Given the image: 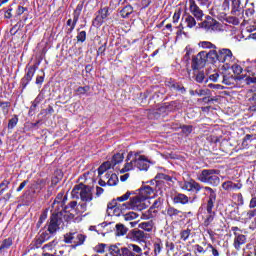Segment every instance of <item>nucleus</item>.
<instances>
[{"mask_svg": "<svg viewBox=\"0 0 256 256\" xmlns=\"http://www.w3.org/2000/svg\"><path fill=\"white\" fill-rule=\"evenodd\" d=\"M206 218L204 219L203 225L204 227H208L215 220V212H207Z\"/></svg>", "mask_w": 256, "mask_h": 256, "instance_id": "c85d7f7f", "label": "nucleus"}, {"mask_svg": "<svg viewBox=\"0 0 256 256\" xmlns=\"http://www.w3.org/2000/svg\"><path fill=\"white\" fill-rule=\"evenodd\" d=\"M61 223H63V220L59 217V215L52 214L48 225L49 233H57V231H59V227H61Z\"/></svg>", "mask_w": 256, "mask_h": 256, "instance_id": "1a4fd4ad", "label": "nucleus"}, {"mask_svg": "<svg viewBox=\"0 0 256 256\" xmlns=\"http://www.w3.org/2000/svg\"><path fill=\"white\" fill-rule=\"evenodd\" d=\"M190 235H191V230L189 229L183 230L180 233V239H182V241H187Z\"/></svg>", "mask_w": 256, "mask_h": 256, "instance_id": "c03bdc74", "label": "nucleus"}, {"mask_svg": "<svg viewBox=\"0 0 256 256\" xmlns=\"http://www.w3.org/2000/svg\"><path fill=\"white\" fill-rule=\"evenodd\" d=\"M231 7V0H224L222 3V8L224 11H229Z\"/></svg>", "mask_w": 256, "mask_h": 256, "instance_id": "052dcab7", "label": "nucleus"}, {"mask_svg": "<svg viewBox=\"0 0 256 256\" xmlns=\"http://www.w3.org/2000/svg\"><path fill=\"white\" fill-rule=\"evenodd\" d=\"M155 213H157V210L150 207L149 210L142 214V219H153V217H155Z\"/></svg>", "mask_w": 256, "mask_h": 256, "instance_id": "e433bc0d", "label": "nucleus"}, {"mask_svg": "<svg viewBox=\"0 0 256 256\" xmlns=\"http://www.w3.org/2000/svg\"><path fill=\"white\" fill-rule=\"evenodd\" d=\"M206 63H207V52L201 51L192 58V64H191L192 70L199 71V69H203V67H205Z\"/></svg>", "mask_w": 256, "mask_h": 256, "instance_id": "39448f33", "label": "nucleus"}, {"mask_svg": "<svg viewBox=\"0 0 256 256\" xmlns=\"http://www.w3.org/2000/svg\"><path fill=\"white\" fill-rule=\"evenodd\" d=\"M245 243H247V236L243 235V234H236V236H234V248L236 249V251H240L241 250V246L245 245Z\"/></svg>", "mask_w": 256, "mask_h": 256, "instance_id": "2eb2a0df", "label": "nucleus"}, {"mask_svg": "<svg viewBox=\"0 0 256 256\" xmlns=\"http://www.w3.org/2000/svg\"><path fill=\"white\" fill-rule=\"evenodd\" d=\"M243 187L241 183H233L232 181H226L222 184L224 191H237Z\"/></svg>", "mask_w": 256, "mask_h": 256, "instance_id": "a211bd4d", "label": "nucleus"}, {"mask_svg": "<svg viewBox=\"0 0 256 256\" xmlns=\"http://www.w3.org/2000/svg\"><path fill=\"white\" fill-rule=\"evenodd\" d=\"M101 19H107L109 17V8L105 7L99 11Z\"/></svg>", "mask_w": 256, "mask_h": 256, "instance_id": "09e8293b", "label": "nucleus"}, {"mask_svg": "<svg viewBox=\"0 0 256 256\" xmlns=\"http://www.w3.org/2000/svg\"><path fill=\"white\" fill-rule=\"evenodd\" d=\"M219 73L215 72L209 76L210 81H213L214 83H217L219 81Z\"/></svg>", "mask_w": 256, "mask_h": 256, "instance_id": "e2e57ef3", "label": "nucleus"}, {"mask_svg": "<svg viewBox=\"0 0 256 256\" xmlns=\"http://www.w3.org/2000/svg\"><path fill=\"white\" fill-rule=\"evenodd\" d=\"M132 157L134 166H136L137 169L140 171H147V169H149V159H147V157L139 153H135Z\"/></svg>", "mask_w": 256, "mask_h": 256, "instance_id": "423d86ee", "label": "nucleus"}, {"mask_svg": "<svg viewBox=\"0 0 256 256\" xmlns=\"http://www.w3.org/2000/svg\"><path fill=\"white\" fill-rule=\"evenodd\" d=\"M67 25L68 27H71V31H73V29H75V25H77V17H74V20L69 19L67 21Z\"/></svg>", "mask_w": 256, "mask_h": 256, "instance_id": "bf43d9fd", "label": "nucleus"}, {"mask_svg": "<svg viewBox=\"0 0 256 256\" xmlns=\"http://www.w3.org/2000/svg\"><path fill=\"white\" fill-rule=\"evenodd\" d=\"M232 71L235 75H241L243 73V68L239 64L232 65Z\"/></svg>", "mask_w": 256, "mask_h": 256, "instance_id": "a18cd8bd", "label": "nucleus"}, {"mask_svg": "<svg viewBox=\"0 0 256 256\" xmlns=\"http://www.w3.org/2000/svg\"><path fill=\"white\" fill-rule=\"evenodd\" d=\"M215 206V200H208L207 206H206V211L207 213H215L213 211V207Z\"/></svg>", "mask_w": 256, "mask_h": 256, "instance_id": "de8ad7c7", "label": "nucleus"}, {"mask_svg": "<svg viewBox=\"0 0 256 256\" xmlns=\"http://www.w3.org/2000/svg\"><path fill=\"white\" fill-rule=\"evenodd\" d=\"M122 207L125 209H134V211H143V209H147L146 200L141 197L139 194L130 198V204H122Z\"/></svg>", "mask_w": 256, "mask_h": 256, "instance_id": "7ed1b4c3", "label": "nucleus"}, {"mask_svg": "<svg viewBox=\"0 0 256 256\" xmlns=\"http://www.w3.org/2000/svg\"><path fill=\"white\" fill-rule=\"evenodd\" d=\"M107 184L110 187H113L119 183V178L117 177V174H106Z\"/></svg>", "mask_w": 256, "mask_h": 256, "instance_id": "b1692460", "label": "nucleus"}, {"mask_svg": "<svg viewBox=\"0 0 256 256\" xmlns=\"http://www.w3.org/2000/svg\"><path fill=\"white\" fill-rule=\"evenodd\" d=\"M127 163L120 170V173H127L128 171H133L135 169V162H133V152H130L126 159Z\"/></svg>", "mask_w": 256, "mask_h": 256, "instance_id": "4468645a", "label": "nucleus"}, {"mask_svg": "<svg viewBox=\"0 0 256 256\" xmlns=\"http://www.w3.org/2000/svg\"><path fill=\"white\" fill-rule=\"evenodd\" d=\"M47 220V212H43L39 218L38 225H41Z\"/></svg>", "mask_w": 256, "mask_h": 256, "instance_id": "69168bd1", "label": "nucleus"}, {"mask_svg": "<svg viewBox=\"0 0 256 256\" xmlns=\"http://www.w3.org/2000/svg\"><path fill=\"white\" fill-rule=\"evenodd\" d=\"M17 123H19V118L17 116H14L8 122V129H14L17 126Z\"/></svg>", "mask_w": 256, "mask_h": 256, "instance_id": "79ce46f5", "label": "nucleus"}, {"mask_svg": "<svg viewBox=\"0 0 256 256\" xmlns=\"http://www.w3.org/2000/svg\"><path fill=\"white\" fill-rule=\"evenodd\" d=\"M192 131H193V126H187V125L182 126V133H184V135H190Z\"/></svg>", "mask_w": 256, "mask_h": 256, "instance_id": "5fc2aeb1", "label": "nucleus"}, {"mask_svg": "<svg viewBox=\"0 0 256 256\" xmlns=\"http://www.w3.org/2000/svg\"><path fill=\"white\" fill-rule=\"evenodd\" d=\"M189 11L198 21L203 20V10L197 6L195 0H189Z\"/></svg>", "mask_w": 256, "mask_h": 256, "instance_id": "9b49d317", "label": "nucleus"}, {"mask_svg": "<svg viewBox=\"0 0 256 256\" xmlns=\"http://www.w3.org/2000/svg\"><path fill=\"white\" fill-rule=\"evenodd\" d=\"M113 167V164L109 161L104 162L99 168H98V174L101 176L104 174L105 171L108 169H111Z\"/></svg>", "mask_w": 256, "mask_h": 256, "instance_id": "2f4dec72", "label": "nucleus"}, {"mask_svg": "<svg viewBox=\"0 0 256 256\" xmlns=\"http://www.w3.org/2000/svg\"><path fill=\"white\" fill-rule=\"evenodd\" d=\"M218 61L220 63H231V61H233V52H231V50L227 48L219 50Z\"/></svg>", "mask_w": 256, "mask_h": 256, "instance_id": "9d476101", "label": "nucleus"}, {"mask_svg": "<svg viewBox=\"0 0 256 256\" xmlns=\"http://www.w3.org/2000/svg\"><path fill=\"white\" fill-rule=\"evenodd\" d=\"M210 89H215L216 91L223 90V86L221 84H208Z\"/></svg>", "mask_w": 256, "mask_h": 256, "instance_id": "0e129e2a", "label": "nucleus"}, {"mask_svg": "<svg viewBox=\"0 0 256 256\" xmlns=\"http://www.w3.org/2000/svg\"><path fill=\"white\" fill-rule=\"evenodd\" d=\"M174 203H180L181 205H187L189 203V197L185 194H176L173 198Z\"/></svg>", "mask_w": 256, "mask_h": 256, "instance_id": "412c9836", "label": "nucleus"}, {"mask_svg": "<svg viewBox=\"0 0 256 256\" xmlns=\"http://www.w3.org/2000/svg\"><path fill=\"white\" fill-rule=\"evenodd\" d=\"M162 249H163V244H161L160 242H155L154 243V253H155V255H159V253H161Z\"/></svg>", "mask_w": 256, "mask_h": 256, "instance_id": "8fccbe9b", "label": "nucleus"}, {"mask_svg": "<svg viewBox=\"0 0 256 256\" xmlns=\"http://www.w3.org/2000/svg\"><path fill=\"white\" fill-rule=\"evenodd\" d=\"M25 11H27L26 7L18 6L16 13H17V15H23L25 13Z\"/></svg>", "mask_w": 256, "mask_h": 256, "instance_id": "774afa93", "label": "nucleus"}, {"mask_svg": "<svg viewBox=\"0 0 256 256\" xmlns=\"http://www.w3.org/2000/svg\"><path fill=\"white\" fill-rule=\"evenodd\" d=\"M72 197L74 199H81V201L91 202L93 201V193H91V188L81 183L76 185L72 190Z\"/></svg>", "mask_w": 256, "mask_h": 256, "instance_id": "f03ea898", "label": "nucleus"}, {"mask_svg": "<svg viewBox=\"0 0 256 256\" xmlns=\"http://www.w3.org/2000/svg\"><path fill=\"white\" fill-rule=\"evenodd\" d=\"M156 179L157 181H166V183H173V177L163 173L157 174Z\"/></svg>", "mask_w": 256, "mask_h": 256, "instance_id": "72a5a7b5", "label": "nucleus"}, {"mask_svg": "<svg viewBox=\"0 0 256 256\" xmlns=\"http://www.w3.org/2000/svg\"><path fill=\"white\" fill-rule=\"evenodd\" d=\"M202 29H206L209 31V29H215V26L217 25V21L213 19L211 16H208L206 20H204L202 23L199 24Z\"/></svg>", "mask_w": 256, "mask_h": 256, "instance_id": "f3484780", "label": "nucleus"}, {"mask_svg": "<svg viewBox=\"0 0 256 256\" xmlns=\"http://www.w3.org/2000/svg\"><path fill=\"white\" fill-rule=\"evenodd\" d=\"M115 229H116L115 233L117 237H123V235H127L128 229L127 227H125V225L121 223L116 224Z\"/></svg>", "mask_w": 256, "mask_h": 256, "instance_id": "4be33fe9", "label": "nucleus"}, {"mask_svg": "<svg viewBox=\"0 0 256 256\" xmlns=\"http://www.w3.org/2000/svg\"><path fill=\"white\" fill-rule=\"evenodd\" d=\"M13 245V238H6L2 241V244L0 245V253H3V251L9 249Z\"/></svg>", "mask_w": 256, "mask_h": 256, "instance_id": "a878e982", "label": "nucleus"}, {"mask_svg": "<svg viewBox=\"0 0 256 256\" xmlns=\"http://www.w3.org/2000/svg\"><path fill=\"white\" fill-rule=\"evenodd\" d=\"M123 219L130 225V227H137V223H139V221L136 219H139V214L135 212H128L123 215Z\"/></svg>", "mask_w": 256, "mask_h": 256, "instance_id": "f8f14e48", "label": "nucleus"}, {"mask_svg": "<svg viewBox=\"0 0 256 256\" xmlns=\"http://www.w3.org/2000/svg\"><path fill=\"white\" fill-rule=\"evenodd\" d=\"M194 71V80L197 83H203L205 81V72L199 71V70H193Z\"/></svg>", "mask_w": 256, "mask_h": 256, "instance_id": "cd10ccee", "label": "nucleus"}, {"mask_svg": "<svg viewBox=\"0 0 256 256\" xmlns=\"http://www.w3.org/2000/svg\"><path fill=\"white\" fill-rule=\"evenodd\" d=\"M41 103V98L37 97L33 102L32 105L30 107V111H35V109L37 108V105H39Z\"/></svg>", "mask_w": 256, "mask_h": 256, "instance_id": "4d7b16f0", "label": "nucleus"}, {"mask_svg": "<svg viewBox=\"0 0 256 256\" xmlns=\"http://www.w3.org/2000/svg\"><path fill=\"white\" fill-rule=\"evenodd\" d=\"M205 191H207L209 195V200L216 201L217 194L215 193V190H213L211 187H204Z\"/></svg>", "mask_w": 256, "mask_h": 256, "instance_id": "a19ab883", "label": "nucleus"}, {"mask_svg": "<svg viewBox=\"0 0 256 256\" xmlns=\"http://www.w3.org/2000/svg\"><path fill=\"white\" fill-rule=\"evenodd\" d=\"M207 249L211 250L213 256H219V250L213 247L211 244L207 245Z\"/></svg>", "mask_w": 256, "mask_h": 256, "instance_id": "680f3d73", "label": "nucleus"}, {"mask_svg": "<svg viewBox=\"0 0 256 256\" xmlns=\"http://www.w3.org/2000/svg\"><path fill=\"white\" fill-rule=\"evenodd\" d=\"M138 195L147 201L155 196V190L151 186H144L140 188Z\"/></svg>", "mask_w": 256, "mask_h": 256, "instance_id": "ddd939ff", "label": "nucleus"}, {"mask_svg": "<svg viewBox=\"0 0 256 256\" xmlns=\"http://www.w3.org/2000/svg\"><path fill=\"white\" fill-rule=\"evenodd\" d=\"M43 183H45L43 180H38L31 185V189H33L34 191L37 189H41V185H43Z\"/></svg>", "mask_w": 256, "mask_h": 256, "instance_id": "864d4df0", "label": "nucleus"}, {"mask_svg": "<svg viewBox=\"0 0 256 256\" xmlns=\"http://www.w3.org/2000/svg\"><path fill=\"white\" fill-rule=\"evenodd\" d=\"M122 161H123V154L118 153L112 157V160L110 163H112V166L115 167V165H119V163H121Z\"/></svg>", "mask_w": 256, "mask_h": 256, "instance_id": "4c0bfd02", "label": "nucleus"}, {"mask_svg": "<svg viewBox=\"0 0 256 256\" xmlns=\"http://www.w3.org/2000/svg\"><path fill=\"white\" fill-rule=\"evenodd\" d=\"M123 248H119L117 245H112L109 248L110 255L112 256H123Z\"/></svg>", "mask_w": 256, "mask_h": 256, "instance_id": "bb28decb", "label": "nucleus"}, {"mask_svg": "<svg viewBox=\"0 0 256 256\" xmlns=\"http://www.w3.org/2000/svg\"><path fill=\"white\" fill-rule=\"evenodd\" d=\"M243 66L245 67L247 73H250L252 77H255V69H256V60H249L243 62Z\"/></svg>", "mask_w": 256, "mask_h": 256, "instance_id": "6ab92c4d", "label": "nucleus"}, {"mask_svg": "<svg viewBox=\"0 0 256 256\" xmlns=\"http://www.w3.org/2000/svg\"><path fill=\"white\" fill-rule=\"evenodd\" d=\"M246 83L247 85H251V83H254L256 85V77L255 76H248L246 78Z\"/></svg>", "mask_w": 256, "mask_h": 256, "instance_id": "338daca9", "label": "nucleus"}, {"mask_svg": "<svg viewBox=\"0 0 256 256\" xmlns=\"http://www.w3.org/2000/svg\"><path fill=\"white\" fill-rule=\"evenodd\" d=\"M179 19H181V9H178L175 11V13L172 17V21H173V23H179Z\"/></svg>", "mask_w": 256, "mask_h": 256, "instance_id": "3c124183", "label": "nucleus"}, {"mask_svg": "<svg viewBox=\"0 0 256 256\" xmlns=\"http://www.w3.org/2000/svg\"><path fill=\"white\" fill-rule=\"evenodd\" d=\"M167 215L169 217L176 218V217H183V212H181L180 210H177V208H173V207H169L167 209Z\"/></svg>", "mask_w": 256, "mask_h": 256, "instance_id": "393cba45", "label": "nucleus"}, {"mask_svg": "<svg viewBox=\"0 0 256 256\" xmlns=\"http://www.w3.org/2000/svg\"><path fill=\"white\" fill-rule=\"evenodd\" d=\"M211 90L209 89H202V90H195L190 91V95H198V97H204L205 95H210Z\"/></svg>", "mask_w": 256, "mask_h": 256, "instance_id": "473e14b6", "label": "nucleus"}, {"mask_svg": "<svg viewBox=\"0 0 256 256\" xmlns=\"http://www.w3.org/2000/svg\"><path fill=\"white\" fill-rule=\"evenodd\" d=\"M219 170L215 169H204L197 174V179L200 183H206L207 185H212V187H217L221 183L219 178Z\"/></svg>", "mask_w": 256, "mask_h": 256, "instance_id": "f257e3e1", "label": "nucleus"}, {"mask_svg": "<svg viewBox=\"0 0 256 256\" xmlns=\"http://www.w3.org/2000/svg\"><path fill=\"white\" fill-rule=\"evenodd\" d=\"M35 71H37V66H30L28 68L26 75L22 79L23 83H25L24 87H26L29 81L33 79V76L35 75Z\"/></svg>", "mask_w": 256, "mask_h": 256, "instance_id": "aec40b11", "label": "nucleus"}, {"mask_svg": "<svg viewBox=\"0 0 256 256\" xmlns=\"http://www.w3.org/2000/svg\"><path fill=\"white\" fill-rule=\"evenodd\" d=\"M76 91L79 95H85L89 91V86L78 87Z\"/></svg>", "mask_w": 256, "mask_h": 256, "instance_id": "13d9d810", "label": "nucleus"}, {"mask_svg": "<svg viewBox=\"0 0 256 256\" xmlns=\"http://www.w3.org/2000/svg\"><path fill=\"white\" fill-rule=\"evenodd\" d=\"M8 187H9V181L3 180L0 184V195H3V193L7 191Z\"/></svg>", "mask_w": 256, "mask_h": 256, "instance_id": "37998d69", "label": "nucleus"}, {"mask_svg": "<svg viewBox=\"0 0 256 256\" xmlns=\"http://www.w3.org/2000/svg\"><path fill=\"white\" fill-rule=\"evenodd\" d=\"M131 13H133V8L131 5H128L126 7H124L121 11H120V15L121 17L125 18L128 17L129 15H131Z\"/></svg>", "mask_w": 256, "mask_h": 256, "instance_id": "58836bf2", "label": "nucleus"}, {"mask_svg": "<svg viewBox=\"0 0 256 256\" xmlns=\"http://www.w3.org/2000/svg\"><path fill=\"white\" fill-rule=\"evenodd\" d=\"M161 205H163V199L161 197H159L158 199H156L153 202L151 208H153L155 211V209H159L161 207Z\"/></svg>", "mask_w": 256, "mask_h": 256, "instance_id": "49530a36", "label": "nucleus"}, {"mask_svg": "<svg viewBox=\"0 0 256 256\" xmlns=\"http://www.w3.org/2000/svg\"><path fill=\"white\" fill-rule=\"evenodd\" d=\"M207 59H211L212 61H219V52L217 53V50L215 49L206 52V61Z\"/></svg>", "mask_w": 256, "mask_h": 256, "instance_id": "c756f323", "label": "nucleus"}, {"mask_svg": "<svg viewBox=\"0 0 256 256\" xmlns=\"http://www.w3.org/2000/svg\"><path fill=\"white\" fill-rule=\"evenodd\" d=\"M65 201H67V196H64L63 193H59L54 200L53 207H56L57 205L63 207V205H65Z\"/></svg>", "mask_w": 256, "mask_h": 256, "instance_id": "5701e85b", "label": "nucleus"}, {"mask_svg": "<svg viewBox=\"0 0 256 256\" xmlns=\"http://www.w3.org/2000/svg\"><path fill=\"white\" fill-rule=\"evenodd\" d=\"M180 187L183 191H190L191 193H199L203 189V186L193 179L180 182Z\"/></svg>", "mask_w": 256, "mask_h": 256, "instance_id": "0eeeda50", "label": "nucleus"}, {"mask_svg": "<svg viewBox=\"0 0 256 256\" xmlns=\"http://www.w3.org/2000/svg\"><path fill=\"white\" fill-rule=\"evenodd\" d=\"M133 239L136 241H143V238L145 237V232L141 230H133L132 231Z\"/></svg>", "mask_w": 256, "mask_h": 256, "instance_id": "f704fd0d", "label": "nucleus"}, {"mask_svg": "<svg viewBox=\"0 0 256 256\" xmlns=\"http://www.w3.org/2000/svg\"><path fill=\"white\" fill-rule=\"evenodd\" d=\"M182 23H184V25H186V27H188V29H193V27H195V25H197V21L195 20V17H193L189 13H185L182 16Z\"/></svg>", "mask_w": 256, "mask_h": 256, "instance_id": "dca6fc26", "label": "nucleus"}, {"mask_svg": "<svg viewBox=\"0 0 256 256\" xmlns=\"http://www.w3.org/2000/svg\"><path fill=\"white\" fill-rule=\"evenodd\" d=\"M198 46L202 49H217V46L209 41H201Z\"/></svg>", "mask_w": 256, "mask_h": 256, "instance_id": "c9c22d12", "label": "nucleus"}, {"mask_svg": "<svg viewBox=\"0 0 256 256\" xmlns=\"http://www.w3.org/2000/svg\"><path fill=\"white\" fill-rule=\"evenodd\" d=\"M123 256H142L143 249L135 244H129L127 247L122 248Z\"/></svg>", "mask_w": 256, "mask_h": 256, "instance_id": "6e6552de", "label": "nucleus"}, {"mask_svg": "<svg viewBox=\"0 0 256 256\" xmlns=\"http://www.w3.org/2000/svg\"><path fill=\"white\" fill-rule=\"evenodd\" d=\"M87 237L81 233L69 232L64 235V243L71 244L74 247H79L85 243Z\"/></svg>", "mask_w": 256, "mask_h": 256, "instance_id": "20e7f679", "label": "nucleus"}, {"mask_svg": "<svg viewBox=\"0 0 256 256\" xmlns=\"http://www.w3.org/2000/svg\"><path fill=\"white\" fill-rule=\"evenodd\" d=\"M78 41L81 43L85 42V39H87V32L81 31L77 36Z\"/></svg>", "mask_w": 256, "mask_h": 256, "instance_id": "6e6d98bb", "label": "nucleus"}, {"mask_svg": "<svg viewBox=\"0 0 256 256\" xmlns=\"http://www.w3.org/2000/svg\"><path fill=\"white\" fill-rule=\"evenodd\" d=\"M87 203L86 201H82L77 207L76 212L81 215V213H85L87 211Z\"/></svg>", "mask_w": 256, "mask_h": 256, "instance_id": "ea45409f", "label": "nucleus"}, {"mask_svg": "<svg viewBox=\"0 0 256 256\" xmlns=\"http://www.w3.org/2000/svg\"><path fill=\"white\" fill-rule=\"evenodd\" d=\"M139 228L150 233V231H153V221L142 222L139 224Z\"/></svg>", "mask_w": 256, "mask_h": 256, "instance_id": "7c9ffc66", "label": "nucleus"}, {"mask_svg": "<svg viewBox=\"0 0 256 256\" xmlns=\"http://www.w3.org/2000/svg\"><path fill=\"white\" fill-rule=\"evenodd\" d=\"M131 197V192H126L124 195L116 198V201H119V203H123V201H127Z\"/></svg>", "mask_w": 256, "mask_h": 256, "instance_id": "603ef678", "label": "nucleus"}]
</instances>
